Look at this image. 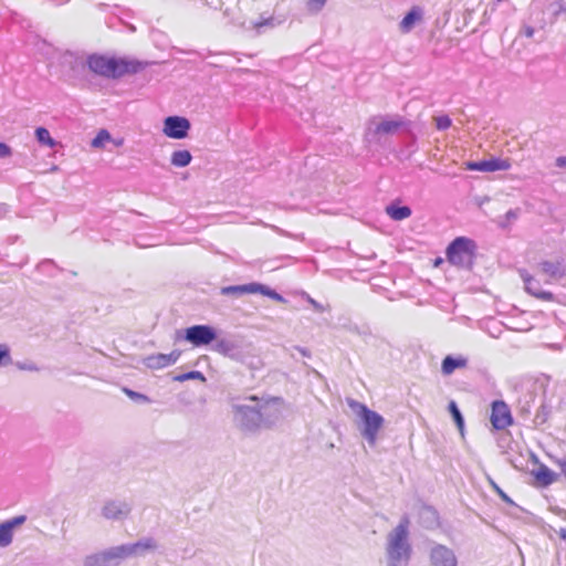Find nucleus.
<instances>
[{
	"label": "nucleus",
	"instance_id": "47",
	"mask_svg": "<svg viewBox=\"0 0 566 566\" xmlns=\"http://www.w3.org/2000/svg\"><path fill=\"white\" fill-rule=\"evenodd\" d=\"M546 412H545V408L542 407V411H538L537 415H536V419H541V422H544L546 420Z\"/></svg>",
	"mask_w": 566,
	"mask_h": 566
},
{
	"label": "nucleus",
	"instance_id": "6",
	"mask_svg": "<svg viewBox=\"0 0 566 566\" xmlns=\"http://www.w3.org/2000/svg\"><path fill=\"white\" fill-rule=\"evenodd\" d=\"M185 339L196 347L217 340V331L210 325H193L185 329Z\"/></svg>",
	"mask_w": 566,
	"mask_h": 566
},
{
	"label": "nucleus",
	"instance_id": "19",
	"mask_svg": "<svg viewBox=\"0 0 566 566\" xmlns=\"http://www.w3.org/2000/svg\"><path fill=\"white\" fill-rule=\"evenodd\" d=\"M468 364V359L464 357H453L448 355L443 358L441 370L443 375H451L455 369L463 368Z\"/></svg>",
	"mask_w": 566,
	"mask_h": 566
},
{
	"label": "nucleus",
	"instance_id": "34",
	"mask_svg": "<svg viewBox=\"0 0 566 566\" xmlns=\"http://www.w3.org/2000/svg\"><path fill=\"white\" fill-rule=\"evenodd\" d=\"M433 120L436 123V127L439 130H446L452 124V120H451V118L448 115L436 116V117H433Z\"/></svg>",
	"mask_w": 566,
	"mask_h": 566
},
{
	"label": "nucleus",
	"instance_id": "17",
	"mask_svg": "<svg viewBox=\"0 0 566 566\" xmlns=\"http://www.w3.org/2000/svg\"><path fill=\"white\" fill-rule=\"evenodd\" d=\"M260 290L259 283H249L242 285H230L221 289L222 295L241 296L243 294H255Z\"/></svg>",
	"mask_w": 566,
	"mask_h": 566
},
{
	"label": "nucleus",
	"instance_id": "31",
	"mask_svg": "<svg viewBox=\"0 0 566 566\" xmlns=\"http://www.w3.org/2000/svg\"><path fill=\"white\" fill-rule=\"evenodd\" d=\"M264 27L274 28L275 27L274 19L272 17H270V18L263 19L261 21L251 22V28L254 29L258 34L262 33V29Z\"/></svg>",
	"mask_w": 566,
	"mask_h": 566
},
{
	"label": "nucleus",
	"instance_id": "27",
	"mask_svg": "<svg viewBox=\"0 0 566 566\" xmlns=\"http://www.w3.org/2000/svg\"><path fill=\"white\" fill-rule=\"evenodd\" d=\"M36 140L45 146L54 147L55 140L51 137L50 132L45 127H38L35 129Z\"/></svg>",
	"mask_w": 566,
	"mask_h": 566
},
{
	"label": "nucleus",
	"instance_id": "10",
	"mask_svg": "<svg viewBox=\"0 0 566 566\" xmlns=\"http://www.w3.org/2000/svg\"><path fill=\"white\" fill-rule=\"evenodd\" d=\"M464 166L468 170L493 172L499 170H509L511 168V163L509 159L491 158L480 161H467Z\"/></svg>",
	"mask_w": 566,
	"mask_h": 566
},
{
	"label": "nucleus",
	"instance_id": "1",
	"mask_svg": "<svg viewBox=\"0 0 566 566\" xmlns=\"http://www.w3.org/2000/svg\"><path fill=\"white\" fill-rule=\"evenodd\" d=\"M86 64L91 72L107 78H119L126 74H135L144 69L137 60L91 54Z\"/></svg>",
	"mask_w": 566,
	"mask_h": 566
},
{
	"label": "nucleus",
	"instance_id": "13",
	"mask_svg": "<svg viewBox=\"0 0 566 566\" xmlns=\"http://www.w3.org/2000/svg\"><path fill=\"white\" fill-rule=\"evenodd\" d=\"M491 422L495 429H505L512 423V416L507 406L503 401L492 403Z\"/></svg>",
	"mask_w": 566,
	"mask_h": 566
},
{
	"label": "nucleus",
	"instance_id": "46",
	"mask_svg": "<svg viewBox=\"0 0 566 566\" xmlns=\"http://www.w3.org/2000/svg\"><path fill=\"white\" fill-rule=\"evenodd\" d=\"M556 166L560 167V168H564L566 167V157L565 156H560L556 159Z\"/></svg>",
	"mask_w": 566,
	"mask_h": 566
},
{
	"label": "nucleus",
	"instance_id": "8",
	"mask_svg": "<svg viewBox=\"0 0 566 566\" xmlns=\"http://www.w3.org/2000/svg\"><path fill=\"white\" fill-rule=\"evenodd\" d=\"M191 124L182 116H168L164 120V134L174 139H182L188 136Z\"/></svg>",
	"mask_w": 566,
	"mask_h": 566
},
{
	"label": "nucleus",
	"instance_id": "38",
	"mask_svg": "<svg viewBox=\"0 0 566 566\" xmlns=\"http://www.w3.org/2000/svg\"><path fill=\"white\" fill-rule=\"evenodd\" d=\"M25 521H27L25 515H18V516H14V517L6 521V523L9 524L11 530L13 531L15 527L22 525Z\"/></svg>",
	"mask_w": 566,
	"mask_h": 566
},
{
	"label": "nucleus",
	"instance_id": "16",
	"mask_svg": "<svg viewBox=\"0 0 566 566\" xmlns=\"http://www.w3.org/2000/svg\"><path fill=\"white\" fill-rule=\"evenodd\" d=\"M102 552L105 557L106 566H117L122 560L128 558L125 544Z\"/></svg>",
	"mask_w": 566,
	"mask_h": 566
},
{
	"label": "nucleus",
	"instance_id": "22",
	"mask_svg": "<svg viewBox=\"0 0 566 566\" xmlns=\"http://www.w3.org/2000/svg\"><path fill=\"white\" fill-rule=\"evenodd\" d=\"M538 266L551 279L562 277L564 274L560 262L543 261Z\"/></svg>",
	"mask_w": 566,
	"mask_h": 566
},
{
	"label": "nucleus",
	"instance_id": "39",
	"mask_svg": "<svg viewBox=\"0 0 566 566\" xmlns=\"http://www.w3.org/2000/svg\"><path fill=\"white\" fill-rule=\"evenodd\" d=\"M25 521H27L25 515H18V516H14V517L6 521V523L9 524L11 530L13 531L15 527L22 525Z\"/></svg>",
	"mask_w": 566,
	"mask_h": 566
},
{
	"label": "nucleus",
	"instance_id": "24",
	"mask_svg": "<svg viewBox=\"0 0 566 566\" xmlns=\"http://www.w3.org/2000/svg\"><path fill=\"white\" fill-rule=\"evenodd\" d=\"M192 156L189 150H176L171 155V164L176 167H186L191 163Z\"/></svg>",
	"mask_w": 566,
	"mask_h": 566
},
{
	"label": "nucleus",
	"instance_id": "21",
	"mask_svg": "<svg viewBox=\"0 0 566 566\" xmlns=\"http://www.w3.org/2000/svg\"><path fill=\"white\" fill-rule=\"evenodd\" d=\"M535 479L544 486L551 485L556 481V473L548 467L541 464L534 472Z\"/></svg>",
	"mask_w": 566,
	"mask_h": 566
},
{
	"label": "nucleus",
	"instance_id": "9",
	"mask_svg": "<svg viewBox=\"0 0 566 566\" xmlns=\"http://www.w3.org/2000/svg\"><path fill=\"white\" fill-rule=\"evenodd\" d=\"M429 559L431 566H458V559L454 552L442 544H432L429 553Z\"/></svg>",
	"mask_w": 566,
	"mask_h": 566
},
{
	"label": "nucleus",
	"instance_id": "42",
	"mask_svg": "<svg viewBox=\"0 0 566 566\" xmlns=\"http://www.w3.org/2000/svg\"><path fill=\"white\" fill-rule=\"evenodd\" d=\"M11 154V148L7 144L0 142V158L10 157Z\"/></svg>",
	"mask_w": 566,
	"mask_h": 566
},
{
	"label": "nucleus",
	"instance_id": "20",
	"mask_svg": "<svg viewBox=\"0 0 566 566\" xmlns=\"http://www.w3.org/2000/svg\"><path fill=\"white\" fill-rule=\"evenodd\" d=\"M402 125L399 119H385L376 125L375 133L382 135H390L396 133Z\"/></svg>",
	"mask_w": 566,
	"mask_h": 566
},
{
	"label": "nucleus",
	"instance_id": "26",
	"mask_svg": "<svg viewBox=\"0 0 566 566\" xmlns=\"http://www.w3.org/2000/svg\"><path fill=\"white\" fill-rule=\"evenodd\" d=\"M13 531L10 525L6 523L0 524V547H7L12 543Z\"/></svg>",
	"mask_w": 566,
	"mask_h": 566
},
{
	"label": "nucleus",
	"instance_id": "30",
	"mask_svg": "<svg viewBox=\"0 0 566 566\" xmlns=\"http://www.w3.org/2000/svg\"><path fill=\"white\" fill-rule=\"evenodd\" d=\"M174 379L176 381H179V382H184L186 380H192V379H198V380H201V381H206L205 375L201 371H198V370H192V371H188V373L178 375Z\"/></svg>",
	"mask_w": 566,
	"mask_h": 566
},
{
	"label": "nucleus",
	"instance_id": "3",
	"mask_svg": "<svg viewBox=\"0 0 566 566\" xmlns=\"http://www.w3.org/2000/svg\"><path fill=\"white\" fill-rule=\"evenodd\" d=\"M233 421L244 432H255L262 428L259 398L249 396L243 399L230 398Z\"/></svg>",
	"mask_w": 566,
	"mask_h": 566
},
{
	"label": "nucleus",
	"instance_id": "37",
	"mask_svg": "<svg viewBox=\"0 0 566 566\" xmlns=\"http://www.w3.org/2000/svg\"><path fill=\"white\" fill-rule=\"evenodd\" d=\"M327 0H307V10L312 13H318L325 6Z\"/></svg>",
	"mask_w": 566,
	"mask_h": 566
},
{
	"label": "nucleus",
	"instance_id": "51",
	"mask_svg": "<svg viewBox=\"0 0 566 566\" xmlns=\"http://www.w3.org/2000/svg\"><path fill=\"white\" fill-rule=\"evenodd\" d=\"M311 304H312L316 310H318V311H322V310H323V308H322V306H321L316 301H314V300H311Z\"/></svg>",
	"mask_w": 566,
	"mask_h": 566
},
{
	"label": "nucleus",
	"instance_id": "29",
	"mask_svg": "<svg viewBox=\"0 0 566 566\" xmlns=\"http://www.w3.org/2000/svg\"><path fill=\"white\" fill-rule=\"evenodd\" d=\"M83 566H106L103 552L87 555L83 560Z\"/></svg>",
	"mask_w": 566,
	"mask_h": 566
},
{
	"label": "nucleus",
	"instance_id": "50",
	"mask_svg": "<svg viewBox=\"0 0 566 566\" xmlns=\"http://www.w3.org/2000/svg\"><path fill=\"white\" fill-rule=\"evenodd\" d=\"M558 534H559L562 539L566 541V528H560L558 531Z\"/></svg>",
	"mask_w": 566,
	"mask_h": 566
},
{
	"label": "nucleus",
	"instance_id": "5",
	"mask_svg": "<svg viewBox=\"0 0 566 566\" xmlns=\"http://www.w3.org/2000/svg\"><path fill=\"white\" fill-rule=\"evenodd\" d=\"M474 249L473 240L458 237L448 245L447 259L452 265L470 269L473 264Z\"/></svg>",
	"mask_w": 566,
	"mask_h": 566
},
{
	"label": "nucleus",
	"instance_id": "33",
	"mask_svg": "<svg viewBox=\"0 0 566 566\" xmlns=\"http://www.w3.org/2000/svg\"><path fill=\"white\" fill-rule=\"evenodd\" d=\"M259 286H260V290H258V293L266 295L270 298L275 300L277 302L284 301L283 296L281 294H279L276 291L271 290L270 287H268L263 284H260V283H259Z\"/></svg>",
	"mask_w": 566,
	"mask_h": 566
},
{
	"label": "nucleus",
	"instance_id": "43",
	"mask_svg": "<svg viewBox=\"0 0 566 566\" xmlns=\"http://www.w3.org/2000/svg\"><path fill=\"white\" fill-rule=\"evenodd\" d=\"M520 33L526 38H532L535 33V29L531 25H524Z\"/></svg>",
	"mask_w": 566,
	"mask_h": 566
},
{
	"label": "nucleus",
	"instance_id": "35",
	"mask_svg": "<svg viewBox=\"0 0 566 566\" xmlns=\"http://www.w3.org/2000/svg\"><path fill=\"white\" fill-rule=\"evenodd\" d=\"M124 392L136 402L147 403L150 401V399L146 395L134 391L132 389L125 388Z\"/></svg>",
	"mask_w": 566,
	"mask_h": 566
},
{
	"label": "nucleus",
	"instance_id": "7",
	"mask_svg": "<svg viewBox=\"0 0 566 566\" xmlns=\"http://www.w3.org/2000/svg\"><path fill=\"white\" fill-rule=\"evenodd\" d=\"M259 408L262 416V427L264 428H271L282 418L283 401L280 398L259 399Z\"/></svg>",
	"mask_w": 566,
	"mask_h": 566
},
{
	"label": "nucleus",
	"instance_id": "15",
	"mask_svg": "<svg viewBox=\"0 0 566 566\" xmlns=\"http://www.w3.org/2000/svg\"><path fill=\"white\" fill-rule=\"evenodd\" d=\"M520 274L524 282L525 290L527 293H530L531 295H533L539 300H543V301H553L554 300V295L551 292L543 291L541 289L539 281L534 279L526 271H521Z\"/></svg>",
	"mask_w": 566,
	"mask_h": 566
},
{
	"label": "nucleus",
	"instance_id": "48",
	"mask_svg": "<svg viewBox=\"0 0 566 566\" xmlns=\"http://www.w3.org/2000/svg\"><path fill=\"white\" fill-rule=\"evenodd\" d=\"M506 218L507 219H515V218H517V211H515V210L507 211L506 212Z\"/></svg>",
	"mask_w": 566,
	"mask_h": 566
},
{
	"label": "nucleus",
	"instance_id": "44",
	"mask_svg": "<svg viewBox=\"0 0 566 566\" xmlns=\"http://www.w3.org/2000/svg\"><path fill=\"white\" fill-rule=\"evenodd\" d=\"M555 463L560 469L562 473L566 476V455L555 460Z\"/></svg>",
	"mask_w": 566,
	"mask_h": 566
},
{
	"label": "nucleus",
	"instance_id": "49",
	"mask_svg": "<svg viewBox=\"0 0 566 566\" xmlns=\"http://www.w3.org/2000/svg\"><path fill=\"white\" fill-rule=\"evenodd\" d=\"M296 349L303 355V356H306L308 357L310 356V353L307 352V349L305 348H302V347H296Z\"/></svg>",
	"mask_w": 566,
	"mask_h": 566
},
{
	"label": "nucleus",
	"instance_id": "4",
	"mask_svg": "<svg viewBox=\"0 0 566 566\" xmlns=\"http://www.w3.org/2000/svg\"><path fill=\"white\" fill-rule=\"evenodd\" d=\"M347 405L363 421L364 429L361 434L370 444H374L376 442L378 431L384 424L382 416L352 398L347 399Z\"/></svg>",
	"mask_w": 566,
	"mask_h": 566
},
{
	"label": "nucleus",
	"instance_id": "32",
	"mask_svg": "<svg viewBox=\"0 0 566 566\" xmlns=\"http://www.w3.org/2000/svg\"><path fill=\"white\" fill-rule=\"evenodd\" d=\"M111 139V134L105 130V129H102L98 132V134L93 138L92 140V146L94 148H99L104 145L105 142Z\"/></svg>",
	"mask_w": 566,
	"mask_h": 566
},
{
	"label": "nucleus",
	"instance_id": "40",
	"mask_svg": "<svg viewBox=\"0 0 566 566\" xmlns=\"http://www.w3.org/2000/svg\"><path fill=\"white\" fill-rule=\"evenodd\" d=\"M551 8L553 9L554 14L557 17L559 13L565 12L566 13V3L556 2L552 3Z\"/></svg>",
	"mask_w": 566,
	"mask_h": 566
},
{
	"label": "nucleus",
	"instance_id": "52",
	"mask_svg": "<svg viewBox=\"0 0 566 566\" xmlns=\"http://www.w3.org/2000/svg\"><path fill=\"white\" fill-rule=\"evenodd\" d=\"M443 262V260L441 258H438L436 261H434V265L438 266L439 264H441Z\"/></svg>",
	"mask_w": 566,
	"mask_h": 566
},
{
	"label": "nucleus",
	"instance_id": "36",
	"mask_svg": "<svg viewBox=\"0 0 566 566\" xmlns=\"http://www.w3.org/2000/svg\"><path fill=\"white\" fill-rule=\"evenodd\" d=\"M488 482L491 488L496 492V494L506 503L513 504L511 497L494 482L491 476H488Z\"/></svg>",
	"mask_w": 566,
	"mask_h": 566
},
{
	"label": "nucleus",
	"instance_id": "18",
	"mask_svg": "<svg viewBox=\"0 0 566 566\" xmlns=\"http://www.w3.org/2000/svg\"><path fill=\"white\" fill-rule=\"evenodd\" d=\"M422 19V9L419 7H413L411 10L402 18L400 21L399 28L402 33H409L417 22Z\"/></svg>",
	"mask_w": 566,
	"mask_h": 566
},
{
	"label": "nucleus",
	"instance_id": "2",
	"mask_svg": "<svg viewBox=\"0 0 566 566\" xmlns=\"http://www.w3.org/2000/svg\"><path fill=\"white\" fill-rule=\"evenodd\" d=\"M409 517L402 516L399 524L388 533L386 544L387 566H407L412 548L409 543Z\"/></svg>",
	"mask_w": 566,
	"mask_h": 566
},
{
	"label": "nucleus",
	"instance_id": "25",
	"mask_svg": "<svg viewBox=\"0 0 566 566\" xmlns=\"http://www.w3.org/2000/svg\"><path fill=\"white\" fill-rule=\"evenodd\" d=\"M214 349L224 356L233 358L237 347L234 343L229 339H218Z\"/></svg>",
	"mask_w": 566,
	"mask_h": 566
},
{
	"label": "nucleus",
	"instance_id": "14",
	"mask_svg": "<svg viewBox=\"0 0 566 566\" xmlns=\"http://www.w3.org/2000/svg\"><path fill=\"white\" fill-rule=\"evenodd\" d=\"M129 557L145 556L147 553L155 552L158 543L154 537H143L136 543L125 544Z\"/></svg>",
	"mask_w": 566,
	"mask_h": 566
},
{
	"label": "nucleus",
	"instance_id": "28",
	"mask_svg": "<svg viewBox=\"0 0 566 566\" xmlns=\"http://www.w3.org/2000/svg\"><path fill=\"white\" fill-rule=\"evenodd\" d=\"M449 411L457 424V427L459 428V430L462 432L463 431V427H464V419H463V416L460 411V409L458 408L457 403L454 401H450L449 403Z\"/></svg>",
	"mask_w": 566,
	"mask_h": 566
},
{
	"label": "nucleus",
	"instance_id": "23",
	"mask_svg": "<svg viewBox=\"0 0 566 566\" xmlns=\"http://www.w3.org/2000/svg\"><path fill=\"white\" fill-rule=\"evenodd\" d=\"M386 212L391 219L400 221L410 217L411 209L407 206L391 205L386 208Z\"/></svg>",
	"mask_w": 566,
	"mask_h": 566
},
{
	"label": "nucleus",
	"instance_id": "12",
	"mask_svg": "<svg viewBox=\"0 0 566 566\" xmlns=\"http://www.w3.org/2000/svg\"><path fill=\"white\" fill-rule=\"evenodd\" d=\"M179 357V350H172L169 354H153L143 358V364L149 369H161L174 365Z\"/></svg>",
	"mask_w": 566,
	"mask_h": 566
},
{
	"label": "nucleus",
	"instance_id": "41",
	"mask_svg": "<svg viewBox=\"0 0 566 566\" xmlns=\"http://www.w3.org/2000/svg\"><path fill=\"white\" fill-rule=\"evenodd\" d=\"M4 359H10V349L7 345L0 344V365Z\"/></svg>",
	"mask_w": 566,
	"mask_h": 566
},
{
	"label": "nucleus",
	"instance_id": "45",
	"mask_svg": "<svg viewBox=\"0 0 566 566\" xmlns=\"http://www.w3.org/2000/svg\"><path fill=\"white\" fill-rule=\"evenodd\" d=\"M19 368L23 369V370H29V371H38L39 370L36 365L33 363L20 365Z\"/></svg>",
	"mask_w": 566,
	"mask_h": 566
},
{
	"label": "nucleus",
	"instance_id": "11",
	"mask_svg": "<svg viewBox=\"0 0 566 566\" xmlns=\"http://www.w3.org/2000/svg\"><path fill=\"white\" fill-rule=\"evenodd\" d=\"M130 505L120 500L107 501L102 507V515L107 520H123L130 513Z\"/></svg>",
	"mask_w": 566,
	"mask_h": 566
}]
</instances>
